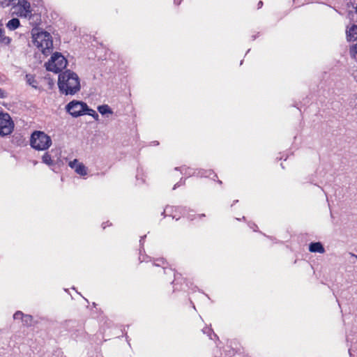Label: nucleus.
Listing matches in <instances>:
<instances>
[{
    "label": "nucleus",
    "mask_w": 357,
    "mask_h": 357,
    "mask_svg": "<svg viewBox=\"0 0 357 357\" xmlns=\"http://www.w3.org/2000/svg\"><path fill=\"white\" fill-rule=\"evenodd\" d=\"M92 116H93L95 119H96V120L98 119V117H96V115H93Z\"/></svg>",
    "instance_id": "25"
},
{
    "label": "nucleus",
    "mask_w": 357,
    "mask_h": 357,
    "mask_svg": "<svg viewBox=\"0 0 357 357\" xmlns=\"http://www.w3.org/2000/svg\"><path fill=\"white\" fill-rule=\"evenodd\" d=\"M208 173H209L208 174H206V175L204 173H201L200 176H209L210 174H211V171H209Z\"/></svg>",
    "instance_id": "23"
},
{
    "label": "nucleus",
    "mask_w": 357,
    "mask_h": 357,
    "mask_svg": "<svg viewBox=\"0 0 357 357\" xmlns=\"http://www.w3.org/2000/svg\"><path fill=\"white\" fill-rule=\"evenodd\" d=\"M347 37L349 40L357 39V25H353L347 31Z\"/></svg>",
    "instance_id": "10"
},
{
    "label": "nucleus",
    "mask_w": 357,
    "mask_h": 357,
    "mask_svg": "<svg viewBox=\"0 0 357 357\" xmlns=\"http://www.w3.org/2000/svg\"><path fill=\"white\" fill-rule=\"evenodd\" d=\"M263 3L262 1H259L258 3V8H260L262 6Z\"/></svg>",
    "instance_id": "24"
},
{
    "label": "nucleus",
    "mask_w": 357,
    "mask_h": 357,
    "mask_svg": "<svg viewBox=\"0 0 357 357\" xmlns=\"http://www.w3.org/2000/svg\"><path fill=\"white\" fill-rule=\"evenodd\" d=\"M88 109L87 105L79 100H72L66 105V110L73 117H78L85 114Z\"/></svg>",
    "instance_id": "6"
},
{
    "label": "nucleus",
    "mask_w": 357,
    "mask_h": 357,
    "mask_svg": "<svg viewBox=\"0 0 357 357\" xmlns=\"http://www.w3.org/2000/svg\"><path fill=\"white\" fill-rule=\"evenodd\" d=\"M32 39L36 46L43 54H49L53 48L52 37L45 31L33 29L31 31Z\"/></svg>",
    "instance_id": "3"
},
{
    "label": "nucleus",
    "mask_w": 357,
    "mask_h": 357,
    "mask_svg": "<svg viewBox=\"0 0 357 357\" xmlns=\"http://www.w3.org/2000/svg\"><path fill=\"white\" fill-rule=\"evenodd\" d=\"M68 166L74 169V171L79 175L84 176L88 174L87 167L78 160L75 159L68 162Z\"/></svg>",
    "instance_id": "8"
},
{
    "label": "nucleus",
    "mask_w": 357,
    "mask_h": 357,
    "mask_svg": "<svg viewBox=\"0 0 357 357\" xmlns=\"http://www.w3.org/2000/svg\"><path fill=\"white\" fill-rule=\"evenodd\" d=\"M98 112L102 114H112V109L109 108V107L107 105H103L98 107Z\"/></svg>",
    "instance_id": "14"
},
{
    "label": "nucleus",
    "mask_w": 357,
    "mask_h": 357,
    "mask_svg": "<svg viewBox=\"0 0 357 357\" xmlns=\"http://www.w3.org/2000/svg\"><path fill=\"white\" fill-rule=\"evenodd\" d=\"M352 75L354 78V79L357 82V70H354L352 73Z\"/></svg>",
    "instance_id": "21"
},
{
    "label": "nucleus",
    "mask_w": 357,
    "mask_h": 357,
    "mask_svg": "<svg viewBox=\"0 0 357 357\" xmlns=\"http://www.w3.org/2000/svg\"><path fill=\"white\" fill-rule=\"evenodd\" d=\"M24 317V314H23L21 311L16 312L13 315V318L15 320L20 319L22 321Z\"/></svg>",
    "instance_id": "17"
},
{
    "label": "nucleus",
    "mask_w": 357,
    "mask_h": 357,
    "mask_svg": "<svg viewBox=\"0 0 357 357\" xmlns=\"http://www.w3.org/2000/svg\"><path fill=\"white\" fill-rule=\"evenodd\" d=\"M92 116H93L95 119H96V120L98 119V117H96V115H93Z\"/></svg>",
    "instance_id": "26"
},
{
    "label": "nucleus",
    "mask_w": 357,
    "mask_h": 357,
    "mask_svg": "<svg viewBox=\"0 0 357 357\" xmlns=\"http://www.w3.org/2000/svg\"><path fill=\"white\" fill-rule=\"evenodd\" d=\"M51 137L42 131H34L30 139L32 148L38 151H45L52 145Z\"/></svg>",
    "instance_id": "4"
},
{
    "label": "nucleus",
    "mask_w": 357,
    "mask_h": 357,
    "mask_svg": "<svg viewBox=\"0 0 357 357\" xmlns=\"http://www.w3.org/2000/svg\"><path fill=\"white\" fill-rule=\"evenodd\" d=\"M67 64L68 61L64 56L59 52H54L45 66L47 70L58 73L65 69Z\"/></svg>",
    "instance_id": "5"
},
{
    "label": "nucleus",
    "mask_w": 357,
    "mask_h": 357,
    "mask_svg": "<svg viewBox=\"0 0 357 357\" xmlns=\"http://www.w3.org/2000/svg\"><path fill=\"white\" fill-rule=\"evenodd\" d=\"M13 0H0V5L3 7L8 6L11 4Z\"/></svg>",
    "instance_id": "18"
},
{
    "label": "nucleus",
    "mask_w": 357,
    "mask_h": 357,
    "mask_svg": "<svg viewBox=\"0 0 357 357\" xmlns=\"http://www.w3.org/2000/svg\"><path fill=\"white\" fill-rule=\"evenodd\" d=\"M85 114H87L88 115L91 116H92L93 115H96V117H98V114L96 112V111H94V110H93V109H89V107H88V109H87V110H86Z\"/></svg>",
    "instance_id": "19"
},
{
    "label": "nucleus",
    "mask_w": 357,
    "mask_h": 357,
    "mask_svg": "<svg viewBox=\"0 0 357 357\" xmlns=\"http://www.w3.org/2000/svg\"><path fill=\"white\" fill-rule=\"evenodd\" d=\"M20 22L17 18H13L7 22L6 26L8 29L13 31L17 29L20 26Z\"/></svg>",
    "instance_id": "11"
},
{
    "label": "nucleus",
    "mask_w": 357,
    "mask_h": 357,
    "mask_svg": "<svg viewBox=\"0 0 357 357\" xmlns=\"http://www.w3.org/2000/svg\"><path fill=\"white\" fill-rule=\"evenodd\" d=\"M12 4L13 15L29 20L33 16L34 8L43 6V0H13Z\"/></svg>",
    "instance_id": "2"
},
{
    "label": "nucleus",
    "mask_w": 357,
    "mask_h": 357,
    "mask_svg": "<svg viewBox=\"0 0 357 357\" xmlns=\"http://www.w3.org/2000/svg\"><path fill=\"white\" fill-rule=\"evenodd\" d=\"M32 317L31 315H29V314H24V317H23V319H22V322L24 325L26 326H29L31 325V322H32Z\"/></svg>",
    "instance_id": "15"
},
{
    "label": "nucleus",
    "mask_w": 357,
    "mask_h": 357,
    "mask_svg": "<svg viewBox=\"0 0 357 357\" xmlns=\"http://www.w3.org/2000/svg\"><path fill=\"white\" fill-rule=\"evenodd\" d=\"M42 161L48 166H52L54 165V160L48 152L44 153L42 157Z\"/></svg>",
    "instance_id": "13"
},
{
    "label": "nucleus",
    "mask_w": 357,
    "mask_h": 357,
    "mask_svg": "<svg viewBox=\"0 0 357 357\" xmlns=\"http://www.w3.org/2000/svg\"><path fill=\"white\" fill-rule=\"evenodd\" d=\"M6 96V93L4 91L0 89V98H3Z\"/></svg>",
    "instance_id": "22"
},
{
    "label": "nucleus",
    "mask_w": 357,
    "mask_h": 357,
    "mask_svg": "<svg viewBox=\"0 0 357 357\" xmlns=\"http://www.w3.org/2000/svg\"><path fill=\"white\" fill-rule=\"evenodd\" d=\"M309 250L312 252L324 253L325 252L324 248L319 242L312 243L309 246Z\"/></svg>",
    "instance_id": "9"
},
{
    "label": "nucleus",
    "mask_w": 357,
    "mask_h": 357,
    "mask_svg": "<svg viewBox=\"0 0 357 357\" xmlns=\"http://www.w3.org/2000/svg\"><path fill=\"white\" fill-rule=\"evenodd\" d=\"M10 42V39L4 35L3 24L0 22V43L3 45H8Z\"/></svg>",
    "instance_id": "12"
},
{
    "label": "nucleus",
    "mask_w": 357,
    "mask_h": 357,
    "mask_svg": "<svg viewBox=\"0 0 357 357\" xmlns=\"http://www.w3.org/2000/svg\"><path fill=\"white\" fill-rule=\"evenodd\" d=\"M26 77H27V82L29 83V84H31L33 87H36V86L34 84L35 81H34L33 77H29L28 75L26 76Z\"/></svg>",
    "instance_id": "20"
},
{
    "label": "nucleus",
    "mask_w": 357,
    "mask_h": 357,
    "mask_svg": "<svg viewBox=\"0 0 357 357\" xmlns=\"http://www.w3.org/2000/svg\"><path fill=\"white\" fill-rule=\"evenodd\" d=\"M350 54L352 57L357 59V43L351 47Z\"/></svg>",
    "instance_id": "16"
},
{
    "label": "nucleus",
    "mask_w": 357,
    "mask_h": 357,
    "mask_svg": "<svg viewBox=\"0 0 357 357\" xmlns=\"http://www.w3.org/2000/svg\"><path fill=\"white\" fill-rule=\"evenodd\" d=\"M209 337H210V339H213V337H211V334H208Z\"/></svg>",
    "instance_id": "27"
},
{
    "label": "nucleus",
    "mask_w": 357,
    "mask_h": 357,
    "mask_svg": "<svg viewBox=\"0 0 357 357\" xmlns=\"http://www.w3.org/2000/svg\"><path fill=\"white\" fill-rule=\"evenodd\" d=\"M203 332H204V333H207L206 330H203Z\"/></svg>",
    "instance_id": "28"
},
{
    "label": "nucleus",
    "mask_w": 357,
    "mask_h": 357,
    "mask_svg": "<svg viewBox=\"0 0 357 357\" xmlns=\"http://www.w3.org/2000/svg\"><path fill=\"white\" fill-rule=\"evenodd\" d=\"M58 87L62 94L75 95L81 89L80 79L76 73L66 70L59 75Z\"/></svg>",
    "instance_id": "1"
},
{
    "label": "nucleus",
    "mask_w": 357,
    "mask_h": 357,
    "mask_svg": "<svg viewBox=\"0 0 357 357\" xmlns=\"http://www.w3.org/2000/svg\"><path fill=\"white\" fill-rule=\"evenodd\" d=\"M14 129V122L7 113L0 112V135H10Z\"/></svg>",
    "instance_id": "7"
}]
</instances>
